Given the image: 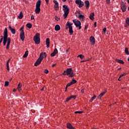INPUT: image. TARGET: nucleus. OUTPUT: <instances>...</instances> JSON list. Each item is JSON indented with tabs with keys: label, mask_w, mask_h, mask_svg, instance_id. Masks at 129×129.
I'll use <instances>...</instances> for the list:
<instances>
[{
	"label": "nucleus",
	"mask_w": 129,
	"mask_h": 129,
	"mask_svg": "<svg viewBox=\"0 0 129 129\" xmlns=\"http://www.w3.org/2000/svg\"><path fill=\"white\" fill-rule=\"evenodd\" d=\"M8 28H5L4 32L3 45L5 46L8 42Z\"/></svg>",
	"instance_id": "obj_1"
},
{
	"label": "nucleus",
	"mask_w": 129,
	"mask_h": 129,
	"mask_svg": "<svg viewBox=\"0 0 129 129\" xmlns=\"http://www.w3.org/2000/svg\"><path fill=\"white\" fill-rule=\"evenodd\" d=\"M42 55H43V53L40 54L39 58L34 63V66H38V65L41 64V62H42V60L44 59V57L42 56Z\"/></svg>",
	"instance_id": "obj_2"
},
{
	"label": "nucleus",
	"mask_w": 129,
	"mask_h": 129,
	"mask_svg": "<svg viewBox=\"0 0 129 129\" xmlns=\"http://www.w3.org/2000/svg\"><path fill=\"white\" fill-rule=\"evenodd\" d=\"M33 40L34 41L35 44H37V45H39V43H40V34L39 33H36L35 36L33 37Z\"/></svg>",
	"instance_id": "obj_3"
},
{
	"label": "nucleus",
	"mask_w": 129,
	"mask_h": 129,
	"mask_svg": "<svg viewBox=\"0 0 129 129\" xmlns=\"http://www.w3.org/2000/svg\"><path fill=\"white\" fill-rule=\"evenodd\" d=\"M73 25V23H70L69 21H68L67 23V26H69V33L70 35H73V27H72Z\"/></svg>",
	"instance_id": "obj_4"
},
{
	"label": "nucleus",
	"mask_w": 129,
	"mask_h": 129,
	"mask_svg": "<svg viewBox=\"0 0 129 129\" xmlns=\"http://www.w3.org/2000/svg\"><path fill=\"white\" fill-rule=\"evenodd\" d=\"M73 70H72V68H68L67 69V70L64 71L63 73H62V75H70V74H71L72 73H73Z\"/></svg>",
	"instance_id": "obj_5"
},
{
	"label": "nucleus",
	"mask_w": 129,
	"mask_h": 129,
	"mask_svg": "<svg viewBox=\"0 0 129 129\" xmlns=\"http://www.w3.org/2000/svg\"><path fill=\"white\" fill-rule=\"evenodd\" d=\"M76 4L79 5V8H82L84 6V3L81 0H76Z\"/></svg>",
	"instance_id": "obj_6"
},
{
	"label": "nucleus",
	"mask_w": 129,
	"mask_h": 129,
	"mask_svg": "<svg viewBox=\"0 0 129 129\" xmlns=\"http://www.w3.org/2000/svg\"><path fill=\"white\" fill-rule=\"evenodd\" d=\"M64 14H63V17L64 19H66L67 18V16L69 15V8H67V9H65L63 10Z\"/></svg>",
	"instance_id": "obj_7"
},
{
	"label": "nucleus",
	"mask_w": 129,
	"mask_h": 129,
	"mask_svg": "<svg viewBox=\"0 0 129 129\" xmlns=\"http://www.w3.org/2000/svg\"><path fill=\"white\" fill-rule=\"evenodd\" d=\"M20 39L21 40H22V41H25V32H24V30H22L20 34Z\"/></svg>",
	"instance_id": "obj_8"
},
{
	"label": "nucleus",
	"mask_w": 129,
	"mask_h": 129,
	"mask_svg": "<svg viewBox=\"0 0 129 129\" xmlns=\"http://www.w3.org/2000/svg\"><path fill=\"white\" fill-rule=\"evenodd\" d=\"M89 40L92 45H94V44H95V38H94V37L91 36Z\"/></svg>",
	"instance_id": "obj_9"
},
{
	"label": "nucleus",
	"mask_w": 129,
	"mask_h": 129,
	"mask_svg": "<svg viewBox=\"0 0 129 129\" xmlns=\"http://www.w3.org/2000/svg\"><path fill=\"white\" fill-rule=\"evenodd\" d=\"M121 9L123 13H124L126 11V7H125V5L124 4H123L121 6Z\"/></svg>",
	"instance_id": "obj_10"
},
{
	"label": "nucleus",
	"mask_w": 129,
	"mask_h": 129,
	"mask_svg": "<svg viewBox=\"0 0 129 129\" xmlns=\"http://www.w3.org/2000/svg\"><path fill=\"white\" fill-rule=\"evenodd\" d=\"M67 127L68 128H70V129H75V127H74L72 124H71V123L68 122L67 123Z\"/></svg>",
	"instance_id": "obj_11"
},
{
	"label": "nucleus",
	"mask_w": 129,
	"mask_h": 129,
	"mask_svg": "<svg viewBox=\"0 0 129 129\" xmlns=\"http://www.w3.org/2000/svg\"><path fill=\"white\" fill-rule=\"evenodd\" d=\"M90 5V3H89V1H86L85 2V6L87 9V10H88L89 9V6Z\"/></svg>",
	"instance_id": "obj_12"
},
{
	"label": "nucleus",
	"mask_w": 129,
	"mask_h": 129,
	"mask_svg": "<svg viewBox=\"0 0 129 129\" xmlns=\"http://www.w3.org/2000/svg\"><path fill=\"white\" fill-rule=\"evenodd\" d=\"M9 28L11 33L13 35H15V34H16V30L15 29H13V28H12V26H9Z\"/></svg>",
	"instance_id": "obj_13"
},
{
	"label": "nucleus",
	"mask_w": 129,
	"mask_h": 129,
	"mask_svg": "<svg viewBox=\"0 0 129 129\" xmlns=\"http://www.w3.org/2000/svg\"><path fill=\"white\" fill-rule=\"evenodd\" d=\"M46 45L47 48H49L50 47V39L47 38L46 39Z\"/></svg>",
	"instance_id": "obj_14"
},
{
	"label": "nucleus",
	"mask_w": 129,
	"mask_h": 129,
	"mask_svg": "<svg viewBox=\"0 0 129 129\" xmlns=\"http://www.w3.org/2000/svg\"><path fill=\"white\" fill-rule=\"evenodd\" d=\"M89 18L90 20H91L92 21H93V20H94V13H91L90 14Z\"/></svg>",
	"instance_id": "obj_15"
},
{
	"label": "nucleus",
	"mask_w": 129,
	"mask_h": 129,
	"mask_svg": "<svg viewBox=\"0 0 129 129\" xmlns=\"http://www.w3.org/2000/svg\"><path fill=\"white\" fill-rule=\"evenodd\" d=\"M106 93V91H105L104 92H103L102 93H101L98 96V98L99 99H100V98H101L103 96V95H104V94H105Z\"/></svg>",
	"instance_id": "obj_16"
},
{
	"label": "nucleus",
	"mask_w": 129,
	"mask_h": 129,
	"mask_svg": "<svg viewBox=\"0 0 129 129\" xmlns=\"http://www.w3.org/2000/svg\"><path fill=\"white\" fill-rule=\"evenodd\" d=\"M40 12H41V8L40 7H36L35 14H40Z\"/></svg>",
	"instance_id": "obj_17"
},
{
	"label": "nucleus",
	"mask_w": 129,
	"mask_h": 129,
	"mask_svg": "<svg viewBox=\"0 0 129 129\" xmlns=\"http://www.w3.org/2000/svg\"><path fill=\"white\" fill-rule=\"evenodd\" d=\"M115 61L116 62H118V63H120V64H124V61H123L122 60L116 58Z\"/></svg>",
	"instance_id": "obj_18"
},
{
	"label": "nucleus",
	"mask_w": 129,
	"mask_h": 129,
	"mask_svg": "<svg viewBox=\"0 0 129 129\" xmlns=\"http://www.w3.org/2000/svg\"><path fill=\"white\" fill-rule=\"evenodd\" d=\"M40 7H41V1L38 0L36 3V7L40 8Z\"/></svg>",
	"instance_id": "obj_19"
},
{
	"label": "nucleus",
	"mask_w": 129,
	"mask_h": 129,
	"mask_svg": "<svg viewBox=\"0 0 129 129\" xmlns=\"http://www.w3.org/2000/svg\"><path fill=\"white\" fill-rule=\"evenodd\" d=\"M81 26V22H80V21L78 20L77 21V22L76 24V27H77V28H78V26Z\"/></svg>",
	"instance_id": "obj_20"
},
{
	"label": "nucleus",
	"mask_w": 129,
	"mask_h": 129,
	"mask_svg": "<svg viewBox=\"0 0 129 129\" xmlns=\"http://www.w3.org/2000/svg\"><path fill=\"white\" fill-rule=\"evenodd\" d=\"M60 29H61V27L59 26V25H56L55 26V31H60Z\"/></svg>",
	"instance_id": "obj_21"
},
{
	"label": "nucleus",
	"mask_w": 129,
	"mask_h": 129,
	"mask_svg": "<svg viewBox=\"0 0 129 129\" xmlns=\"http://www.w3.org/2000/svg\"><path fill=\"white\" fill-rule=\"evenodd\" d=\"M28 55H29V51H26L23 56V58H27L28 57Z\"/></svg>",
	"instance_id": "obj_22"
},
{
	"label": "nucleus",
	"mask_w": 129,
	"mask_h": 129,
	"mask_svg": "<svg viewBox=\"0 0 129 129\" xmlns=\"http://www.w3.org/2000/svg\"><path fill=\"white\" fill-rule=\"evenodd\" d=\"M22 88V84H21V83H20L18 85V89L19 90V91H21V90H22V89H21Z\"/></svg>",
	"instance_id": "obj_23"
},
{
	"label": "nucleus",
	"mask_w": 129,
	"mask_h": 129,
	"mask_svg": "<svg viewBox=\"0 0 129 129\" xmlns=\"http://www.w3.org/2000/svg\"><path fill=\"white\" fill-rule=\"evenodd\" d=\"M125 23L127 25H125V27H127V26H129V18L127 17L126 18Z\"/></svg>",
	"instance_id": "obj_24"
},
{
	"label": "nucleus",
	"mask_w": 129,
	"mask_h": 129,
	"mask_svg": "<svg viewBox=\"0 0 129 129\" xmlns=\"http://www.w3.org/2000/svg\"><path fill=\"white\" fill-rule=\"evenodd\" d=\"M54 9L55 11H58L59 10V4L54 5Z\"/></svg>",
	"instance_id": "obj_25"
},
{
	"label": "nucleus",
	"mask_w": 129,
	"mask_h": 129,
	"mask_svg": "<svg viewBox=\"0 0 129 129\" xmlns=\"http://www.w3.org/2000/svg\"><path fill=\"white\" fill-rule=\"evenodd\" d=\"M23 12H21L20 13V14H19V16H18V18L19 19H23Z\"/></svg>",
	"instance_id": "obj_26"
},
{
	"label": "nucleus",
	"mask_w": 129,
	"mask_h": 129,
	"mask_svg": "<svg viewBox=\"0 0 129 129\" xmlns=\"http://www.w3.org/2000/svg\"><path fill=\"white\" fill-rule=\"evenodd\" d=\"M124 52H125V54H126V55H129L128 48L127 47L125 48Z\"/></svg>",
	"instance_id": "obj_27"
},
{
	"label": "nucleus",
	"mask_w": 129,
	"mask_h": 129,
	"mask_svg": "<svg viewBox=\"0 0 129 129\" xmlns=\"http://www.w3.org/2000/svg\"><path fill=\"white\" fill-rule=\"evenodd\" d=\"M77 82V81L74 79L72 80V81L71 82V84H72V85H73V84H75V83H76Z\"/></svg>",
	"instance_id": "obj_28"
},
{
	"label": "nucleus",
	"mask_w": 129,
	"mask_h": 129,
	"mask_svg": "<svg viewBox=\"0 0 129 129\" xmlns=\"http://www.w3.org/2000/svg\"><path fill=\"white\" fill-rule=\"evenodd\" d=\"M11 38L10 37H8L7 39V44L11 45Z\"/></svg>",
	"instance_id": "obj_29"
},
{
	"label": "nucleus",
	"mask_w": 129,
	"mask_h": 129,
	"mask_svg": "<svg viewBox=\"0 0 129 129\" xmlns=\"http://www.w3.org/2000/svg\"><path fill=\"white\" fill-rule=\"evenodd\" d=\"M42 56L41 57H44V58H46V57H47V53H46V52H41L40 54H42Z\"/></svg>",
	"instance_id": "obj_30"
},
{
	"label": "nucleus",
	"mask_w": 129,
	"mask_h": 129,
	"mask_svg": "<svg viewBox=\"0 0 129 129\" xmlns=\"http://www.w3.org/2000/svg\"><path fill=\"white\" fill-rule=\"evenodd\" d=\"M26 26L27 27V28H28L29 29H31L32 28V25L30 23H27L26 24Z\"/></svg>",
	"instance_id": "obj_31"
},
{
	"label": "nucleus",
	"mask_w": 129,
	"mask_h": 129,
	"mask_svg": "<svg viewBox=\"0 0 129 129\" xmlns=\"http://www.w3.org/2000/svg\"><path fill=\"white\" fill-rule=\"evenodd\" d=\"M95 98H96V96L94 95V96L90 100V102H92L94 99H95Z\"/></svg>",
	"instance_id": "obj_32"
},
{
	"label": "nucleus",
	"mask_w": 129,
	"mask_h": 129,
	"mask_svg": "<svg viewBox=\"0 0 129 129\" xmlns=\"http://www.w3.org/2000/svg\"><path fill=\"white\" fill-rule=\"evenodd\" d=\"M9 62H7V69L8 70V71H10V64H9Z\"/></svg>",
	"instance_id": "obj_33"
},
{
	"label": "nucleus",
	"mask_w": 129,
	"mask_h": 129,
	"mask_svg": "<svg viewBox=\"0 0 129 129\" xmlns=\"http://www.w3.org/2000/svg\"><path fill=\"white\" fill-rule=\"evenodd\" d=\"M62 8H63V11H64V10H66L69 8L68 6L67 5H63Z\"/></svg>",
	"instance_id": "obj_34"
},
{
	"label": "nucleus",
	"mask_w": 129,
	"mask_h": 129,
	"mask_svg": "<svg viewBox=\"0 0 129 129\" xmlns=\"http://www.w3.org/2000/svg\"><path fill=\"white\" fill-rule=\"evenodd\" d=\"M78 18H79V19H80V20H81V19H84V18H85V17H84V15H80L78 17Z\"/></svg>",
	"instance_id": "obj_35"
},
{
	"label": "nucleus",
	"mask_w": 129,
	"mask_h": 129,
	"mask_svg": "<svg viewBox=\"0 0 129 129\" xmlns=\"http://www.w3.org/2000/svg\"><path fill=\"white\" fill-rule=\"evenodd\" d=\"M69 77H74V73L73 72L72 74L69 75Z\"/></svg>",
	"instance_id": "obj_36"
},
{
	"label": "nucleus",
	"mask_w": 129,
	"mask_h": 129,
	"mask_svg": "<svg viewBox=\"0 0 129 129\" xmlns=\"http://www.w3.org/2000/svg\"><path fill=\"white\" fill-rule=\"evenodd\" d=\"M78 57H79L81 59H83V58H84V55H82V54H80L78 56Z\"/></svg>",
	"instance_id": "obj_37"
},
{
	"label": "nucleus",
	"mask_w": 129,
	"mask_h": 129,
	"mask_svg": "<svg viewBox=\"0 0 129 129\" xmlns=\"http://www.w3.org/2000/svg\"><path fill=\"white\" fill-rule=\"evenodd\" d=\"M70 97H71V99H72V98H74V99H75L76 98V97H77V96H76V95H75V96L72 95Z\"/></svg>",
	"instance_id": "obj_38"
},
{
	"label": "nucleus",
	"mask_w": 129,
	"mask_h": 129,
	"mask_svg": "<svg viewBox=\"0 0 129 129\" xmlns=\"http://www.w3.org/2000/svg\"><path fill=\"white\" fill-rule=\"evenodd\" d=\"M70 100H71V98L70 97L66 99V102H68V101H69Z\"/></svg>",
	"instance_id": "obj_39"
},
{
	"label": "nucleus",
	"mask_w": 129,
	"mask_h": 129,
	"mask_svg": "<svg viewBox=\"0 0 129 129\" xmlns=\"http://www.w3.org/2000/svg\"><path fill=\"white\" fill-rule=\"evenodd\" d=\"M72 84L71 82H70L69 83H68L67 85V86H66V89H67V88H68V87H69V86H71Z\"/></svg>",
	"instance_id": "obj_40"
},
{
	"label": "nucleus",
	"mask_w": 129,
	"mask_h": 129,
	"mask_svg": "<svg viewBox=\"0 0 129 129\" xmlns=\"http://www.w3.org/2000/svg\"><path fill=\"white\" fill-rule=\"evenodd\" d=\"M9 82L8 81H6L5 84V86H9Z\"/></svg>",
	"instance_id": "obj_41"
},
{
	"label": "nucleus",
	"mask_w": 129,
	"mask_h": 129,
	"mask_svg": "<svg viewBox=\"0 0 129 129\" xmlns=\"http://www.w3.org/2000/svg\"><path fill=\"white\" fill-rule=\"evenodd\" d=\"M125 75H126V74L125 73H124L123 74H121L119 76V78H120L121 77H122L123 76H125Z\"/></svg>",
	"instance_id": "obj_42"
},
{
	"label": "nucleus",
	"mask_w": 129,
	"mask_h": 129,
	"mask_svg": "<svg viewBox=\"0 0 129 129\" xmlns=\"http://www.w3.org/2000/svg\"><path fill=\"white\" fill-rule=\"evenodd\" d=\"M75 113L77 114V113H79L80 114H81V113H83V111H75Z\"/></svg>",
	"instance_id": "obj_43"
},
{
	"label": "nucleus",
	"mask_w": 129,
	"mask_h": 129,
	"mask_svg": "<svg viewBox=\"0 0 129 129\" xmlns=\"http://www.w3.org/2000/svg\"><path fill=\"white\" fill-rule=\"evenodd\" d=\"M53 52L55 53V54L58 53V49H57V48H54Z\"/></svg>",
	"instance_id": "obj_44"
},
{
	"label": "nucleus",
	"mask_w": 129,
	"mask_h": 129,
	"mask_svg": "<svg viewBox=\"0 0 129 129\" xmlns=\"http://www.w3.org/2000/svg\"><path fill=\"white\" fill-rule=\"evenodd\" d=\"M1 39H0V46H1V43L4 41V36H1Z\"/></svg>",
	"instance_id": "obj_45"
},
{
	"label": "nucleus",
	"mask_w": 129,
	"mask_h": 129,
	"mask_svg": "<svg viewBox=\"0 0 129 129\" xmlns=\"http://www.w3.org/2000/svg\"><path fill=\"white\" fill-rule=\"evenodd\" d=\"M44 73H45V74H48V73H49V71L47 69H45L44 70Z\"/></svg>",
	"instance_id": "obj_46"
},
{
	"label": "nucleus",
	"mask_w": 129,
	"mask_h": 129,
	"mask_svg": "<svg viewBox=\"0 0 129 129\" xmlns=\"http://www.w3.org/2000/svg\"><path fill=\"white\" fill-rule=\"evenodd\" d=\"M6 49H7V50H9V49H10V44L7 43V46H6Z\"/></svg>",
	"instance_id": "obj_47"
},
{
	"label": "nucleus",
	"mask_w": 129,
	"mask_h": 129,
	"mask_svg": "<svg viewBox=\"0 0 129 129\" xmlns=\"http://www.w3.org/2000/svg\"><path fill=\"white\" fill-rule=\"evenodd\" d=\"M53 2V3H54V4H55V5H58V4H59L58 3V1H56V0H54Z\"/></svg>",
	"instance_id": "obj_48"
},
{
	"label": "nucleus",
	"mask_w": 129,
	"mask_h": 129,
	"mask_svg": "<svg viewBox=\"0 0 129 129\" xmlns=\"http://www.w3.org/2000/svg\"><path fill=\"white\" fill-rule=\"evenodd\" d=\"M55 55L56 54L55 53L52 52V53H51L50 56H51V57H54Z\"/></svg>",
	"instance_id": "obj_49"
},
{
	"label": "nucleus",
	"mask_w": 129,
	"mask_h": 129,
	"mask_svg": "<svg viewBox=\"0 0 129 129\" xmlns=\"http://www.w3.org/2000/svg\"><path fill=\"white\" fill-rule=\"evenodd\" d=\"M103 31L104 33H106V28L104 27L103 29Z\"/></svg>",
	"instance_id": "obj_50"
},
{
	"label": "nucleus",
	"mask_w": 129,
	"mask_h": 129,
	"mask_svg": "<svg viewBox=\"0 0 129 129\" xmlns=\"http://www.w3.org/2000/svg\"><path fill=\"white\" fill-rule=\"evenodd\" d=\"M73 23H74L75 25H76V23L77 22V21H76V20H73Z\"/></svg>",
	"instance_id": "obj_51"
},
{
	"label": "nucleus",
	"mask_w": 129,
	"mask_h": 129,
	"mask_svg": "<svg viewBox=\"0 0 129 129\" xmlns=\"http://www.w3.org/2000/svg\"><path fill=\"white\" fill-rule=\"evenodd\" d=\"M68 29H69V26H67V24H66V30H68Z\"/></svg>",
	"instance_id": "obj_52"
},
{
	"label": "nucleus",
	"mask_w": 129,
	"mask_h": 129,
	"mask_svg": "<svg viewBox=\"0 0 129 129\" xmlns=\"http://www.w3.org/2000/svg\"><path fill=\"white\" fill-rule=\"evenodd\" d=\"M55 19L56 21H58V20H60V18H58V17H57V16H55Z\"/></svg>",
	"instance_id": "obj_53"
},
{
	"label": "nucleus",
	"mask_w": 129,
	"mask_h": 129,
	"mask_svg": "<svg viewBox=\"0 0 129 129\" xmlns=\"http://www.w3.org/2000/svg\"><path fill=\"white\" fill-rule=\"evenodd\" d=\"M97 24V22H95L94 24V26L95 28H96V24Z\"/></svg>",
	"instance_id": "obj_54"
},
{
	"label": "nucleus",
	"mask_w": 129,
	"mask_h": 129,
	"mask_svg": "<svg viewBox=\"0 0 129 129\" xmlns=\"http://www.w3.org/2000/svg\"><path fill=\"white\" fill-rule=\"evenodd\" d=\"M107 4H110V0H106Z\"/></svg>",
	"instance_id": "obj_55"
},
{
	"label": "nucleus",
	"mask_w": 129,
	"mask_h": 129,
	"mask_svg": "<svg viewBox=\"0 0 129 129\" xmlns=\"http://www.w3.org/2000/svg\"><path fill=\"white\" fill-rule=\"evenodd\" d=\"M24 29V26H22L21 28H20V31H23V30Z\"/></svg>",
	"instance_id": "obj_56"
},
{
	"label": "nucleus",
	"mask_w": 129,
	"mask_h": 129,
	"mask_svg": "<svg viewBox=\"0 0 129 129\" xmlns=\"http://www.w3.org/2000/svg\"><path fill=\"white\" fill-rule=\"evenodd\" d=\"M31 20H35V18L34 17V16H32Z\"/></svg>",
	"instance_id": "obj_57"
},
{
	"label": "nucleus",
	"mask_w": 129,
	"mask_h": 129,
	"mask_svg": "<svg viewBox=\"0 0 129 129\" xmlns=\"http://www.w3.org/2000/svg\"><path fill=\"white\" fill-rule=\"evenodd\" d=\"M81 92H82V93H84V89H82Z\"/></svg>",
	"instance_id": "obj_58"
},
{
	"label": "nucleus",
	"mask_w": 129,
	"mask_h": 129,
	"mask_svg": "<svg viewBox=\"0 0 129 129\" xmlns=\"http://www.w3.org/2000/svg\"><path fill=\"white\" fill-rule=\"evenodd\" d=\"M86 61H87V60H82V61H81V62L83 63V62H86Z\"/></svg>",
	"instance_id": "obj_59"
},
{
	"label": "nucleus",
	"mask_w": 129,
	"mask_h": 129,
	"mask_svg": "<svg viewBox=\"0 0 129 129\" xmlns=\"http://www.w3.org/2000/svg\"><path fill=\"white\" fill-rule=\"evenodd\" d=\"M87 28H88V26H86L85 27L84 30H87Z\"/></svg>",
	"instance_id": "obj_60"
},
{
	"label": "nucleus",
	"mask_w": 129,
	"mask_h": 129,
	"mask_svg": "<svg viewBox=\"0 0 129 129\" xmlns=\"http://www.w3.org/2000/svg\"><path fill=\"white\" fill-rule=\"evenodd\" d=\"M78 27H79V29L80 30V29H81V25L79 26Z\"/></svg>",
	"instance_id": "obj_61"
},
{
	"label": "nucleus",
	"mask_w": 129,
	"mask_h": 129,
	"mask_svg": "<svg viewBox=\"0 0 129 129\" xmlns=\"http://www.w3.org/2000/svg\"><path fill=\"white\" fill-rule=\"evenodd\" d=\"M46 3L48 4L49 3V0H45Z\"/></svg>",
	"instance_id": "obj_62"
},
{
	"label": "nucleus",
	"mask_w": 129,
	"mask_h": 129,
	"mask_svg": "<svg viewBox=\"0 0 129 129\" xmlns=\"http://www.w3.org/2000/svg\"><path fill=\"white\" fill-rule=\"evenodd\" d=\"M52 67H55L56 66V63L52 64Z\"/></svg>",
	"instance_id": "obj_63"
},
{
	"label": "nucleus",
	"mask_w": 129,
	"mask_h": 129,
	"mask_svg": "<svg viewBox=\"0 0 129 129\" xmlns=\"http://www.w3.org/2000/svg\"><path fill=\"white\" fill-rule=\"evenodd\" d=\"M10 61H11V58H10V59L7 61V62H8V63H10Z\"/></svg>",
	"instance_id": "obj_64"
}]
</instances>
